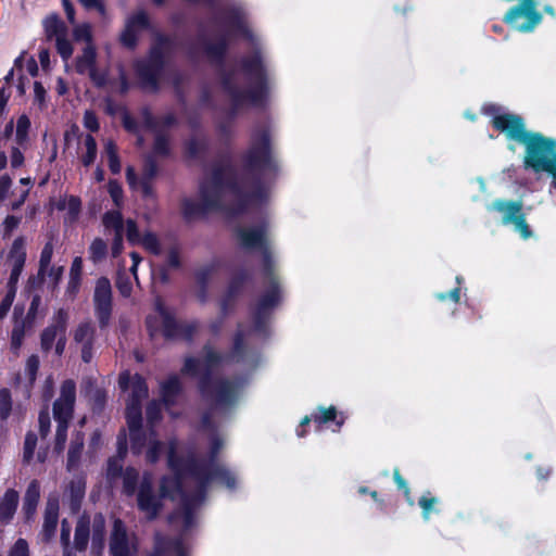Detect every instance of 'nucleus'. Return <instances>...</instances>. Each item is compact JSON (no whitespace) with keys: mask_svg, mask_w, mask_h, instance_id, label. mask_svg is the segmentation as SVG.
<instances>
[{"mask_svg":"<svg viewBox=\"0 0 556 556\" xmlns=\"http://www.w3.org/2000/svg\"><path fill=\"white\" fill-rule=\"evenodd\" d=\"M73 36L76 41H85L91 45V30L89 24H80L74 27Z\"/></svg>","mask_w":556,"mask_h":556,"instance_id":"603ef678","label":"nucleus"},{"mask_svg":"<svg viewBox=\"0 0 556 556\" xmlns=\"http://www.w3.org/2000/svg\"><path fill=\"white\" fill-rule=\"evenodd\" d=\"M105 529V520L101 514H97L92 521V544L101 547L103 544V535Z\"/></svg>","mask_w":556,"mask_h":556,"instance_id":"a19ab883","label":"nucleus"},{"mask_svg":"<svg viewBox=\"0 0 556 556\" xmlns=\"http://www.w3.org/2000/svg\"><path fill=\"white\" fill-rule=\"evenodd\" d=\"M121 478L123 479L124 492L127 495H132L137 489L139 472L135 468L128 467Z\"/></svg>","mask_w":556,"mask_h":556,"instance_id":"58836bf2","label":"nucleus"},{"mask_svg":"<svg viewBox=\"0 0 556 556\" xmlns=\"http://www.w3.org/2000/svg\"><path fill=\"white\" fill-rule=\"evenodd\" d=\"M220 34L211 40H203L202 48L204 54L212 61L219 63L227 48L228 35L231 33H240L248 38L251 34L247 27L245 14L238 7L225 9L217 17Z\"/></svg>","mask_w":556,"mask_h":556,"instance_id":"0eeeda50","label":"nucleus"},{"mask_svg":"<svg viewBox=\"0 0 556 556\" xmlns=\"http://www.w3.org/2000/svg\"><path fill=\"white\" fill-rule=\"evenodd\" d=\"M155 308L161 317L163 334L167 339H185L190 340L192 334L198 329V324L194 321L178 323L173 317L172 313L164 305V303L157 299L155 302Z\"/></svg>","mask_w":556,"mask_h":556,"instance_id":"4468645a","label":"nucleus"},{"mask_svg":"<svg viewBox=\"0 0 556 556\" xmlns=\"http://www.w3.org/2000/svg\"><path fill=\"white\" fill-rule=\"evenodd\" d=\"M141 123L143 127L151 130L155 135L153 152L151 153L154 156H166L169 154V139L165 132L161 131L159 125L156 124L154 116L148 109H143L141 112Z\"/></svg>","mask_w":556,"mask_h":556,"instance_id":"412c9836","label":"nucleus"},{"mask_svg":"<svg viewBox=\"0 0 556 556\" xmlns=\"http://www.w3.org/2000/svg\"><path fill=\"white\" fill-rule=\"evenodd\" d=\"M149 18L144 11H138L137 13L132 14L127 20L125 30L121 36L122 43L129 49L135 48L140 31L149 28Z\"/></svg>","mask_w":556,"mask_h":556,"instance_id":"aec40b11","label":"nucleus"},{"mask_svg":"<svg viewBox=\"0 0 556 556\" xmlns=\"http://www.w3.org/2000/svg\"><path fill=\"white\" fill-rule=\"evenodd\" d=\"M39 369V358L37 355H31L26 363L25 372L28 377L29 383L33 384Z\"/></svg>","mask_w":556,"mask_h":556,"instance_id":"6e6d98bb","label":"nucleus"},{"mask_svg":"<svg viewBox=\"0 0 556 556\" xmlns=\"http://www.w3.org/2000/svg\"><path fill=\"white\" fill-rule=\"evenodd\" d=\"M86 481L84 477L73 478L65 491V496L70 500V506L73 511H77L80 508L81 501L85 496Z\"/></svg>","mask_w":556,"mask_h":556,"instance_id":"c85d7f7f","label":"nucleus"},{"mask_svg":"<svg viewBox=\"0 0 556 556\" xmlns=\"http://www.w3.org/2000/svg\"><path fill=\"white\" fill-rule=\"evenodd\" d=\"M86 153L81 156V162L85 166L92 164L97 156V142L91 135H87L84 141Z\"/></svg>","mask_w":556,"mask_h":556,"instance_id":"37998d69","label":"nucleus"},{"mask_svg":"<svg viewBox=\"0 0 556 556\" xmlns=\"http://www.w3.org/2000/svg\"><path fill=\"white\" fill-rule=\"evenodd\" d=\"M493 207L503 214V224H513L516 230H518L525 239L532 236V231L522 213L521 202L496 201L494 202Z\"/></svg>","mask_w":556,"mask_h":556,"instance_id":"dca6fc26","label":"nucleus"},{"mask_svg":"<svg viewBox=\"0 0 556 556\" xmlns=\"http://www.w3.org/2000/svg\"><path fill=\"white\" fill-rule=\"evenodd\" d=\"M84 125L91 131L99 129V122L96 114L92 111H86L84 114Z\"/></svg>","mask_w":556,"mask_h":556,"instance_id":"69168bd1","label":"nucleus"},{"mask_svg":"<svg viewBox=\"0 0 556 556\" xmlns=\"http://www.w3.org/2000/svg\"><path fill=\"white\" fill-rule=\"evenodd\" d=\"M55 46L61 58L66 62L73 54V46L71 41L67 39V36H62L55 40Z\"/></svg>","mask_w":556,"mask_h":556,"instance_id":"09e8293b","label":"nucleus"},{"mask_svg":"<svg viewBox=\"0 0 556 556\" xmlns=\"http://www.w3.org/2000/svg\"><path fill=\"white\" fill-rule=\"evenodd\" d=\"M205 147V139L199 136H194L187 142L186 149L190 157H198L204 151Z\"/></svg>","mask_w":556,"mask_h":556,"instance_id":"49530a36","label":"nucleus"},{"mask_svg":"<svg viewBox=\"0 0 556 556\" xmlns=\"http://www.w3.org/2000/svg\"><path fill=\"white\" fill-rule=\"evenodd\" d=\"M39 433L41 439H46L50 433L51 420L49 415L48 406L39 413Z\"/></svg>","mask_w":556,"mask_h":556,"instance_id":"3c124183","label":"nucleus"},{"mask_svg":"<svg viewBox=\"0 0 556 556\" xmlns=\"http://www.w3.org/2000/svg\"><path fill=\"white\" fill-rule=\"evenodd\" d=\"M172 49L173 42L169 38L156 35L148 59L137 62L136 72L146 88L156 89L157 79L164 67L165 59Z\"/></svg>","mask_w":556,"mask_h":556,"instance_id":"1a4fd4ad","label":"nucleus"},{"mask_svg":"<svg viewBox=\"0 0 556 556\" xmlns=\"http://www.w3.org/2000/svg\"><path fill=\"white\" fill-rule=\"evenodd\" d=\"M96 327L89 320L80 323L73 331V341L80 350L81 359L90 363L93 357Z\"/></svg>","mask_w":556,"mask_h":556,"instance_id":"a211bd4d","label":"nucleus"},{"mask_svg":"<svg viewBox=\"0 0 556 556\" xmlns=\"http://www.w3.org/2000/svg\"><path fill=\"white\" fill-rule=\"evenodd\" d=\"M167 551L175 552L177 556L186 555V548L180 540H169L156 533L154 539V552L151 556H164Z\"/></svg>","mask_w":556,"mask_h":556,"instance_id":"cd10ccee","label":"nucleus"},{"mask_svg":"<svg viewBox=\"0 0 556 556\" xmlns=\"http://www.w3.org/2000/svg\"><path fill=\"white\" fill-rule=\"evenodd\" d=\"M37 445V435L33 431H28L24 441L23 462L28 464L34 457Z\"/></svg>","mask_w":556,"mask_h":556,"instance_id":"c03bdc74","label":"nucleus"},{"mask_svg":"<svg viewBox=\"0 0 556 556\" xmlns=\"http://www.w3.org/2000/svg\"><path fill=\"white\" fill-rule=\"evenodd\" d=\"M90 535V520L88 517L83 516L78 519L75 528L74 545L79 552L85 551Z\"/></svg>","mask_w":556,"mask_h":556,"instance_id":"473e14b6","label":"nucleus"},{"mask_svg":"<svg viewBox=\"0 0 556 556\" xmlns=\"http://www.w3.org/2000/svg\"><path fill=\"white\" fill-rule=\"evenodd\" d=\"M18 501L20 495L17 491L13 489L7 490L2 500H0V522L9 523L13 519Z\"/></svg>","mask_w":556,"mask_h":556,"instance_id":"bb28decb","label":"nucleus"},{"mask_svg":"<svg viewBox=\"0 0 556 556\" xmlns=\"http://www.w3.org/2000/svg\"><path fill=\"white\" fill-rule=\"evenodd\" d=\"M109 193L116 206H119L123 199V189L116 180H110Z\"/></svg>","mask_w":556,"mask_h":556,"instance_id":"0e129e2a","label":"nucleus"},{"mask_svg":"<svg viewBox=\"0 0 556 556\" xmlns=\"http://www.w3.org/2000/svg\"><path fill=\"white\" fill-rule=\"evenodd\" d=\"M12 408L11 393L8 389L0 390V417L7 419L10 416Z\"/></svg>","mask_w":556,"mask_h":556,"instance_id":"de8ad7c7","label":"nucleus"},{"mask_svg":"<svg viewBox=\"0 0 556 556\" xmlns=\"http://www.w3.org/2000/svg\"><path fill=\"white\" fill-rule=\"evenodd\" d=\"M15 294L16 292L13 290H7V293L0 300V319H3L8 315L13 304Z\"/></svg>","mask_w":556,"mask_h":556,"instance_id":"4d7b16f0","label":"nucleus"},{"mask_svg":"<svg viewBox=\"0 0 556 556\" xmlns=\"http://www.w3.org/2000/svg\"><path fill=\"white\" fill-rule=\"evenodd\" d=\"M127 453L126 435L121 433L117 437V453L108 460L106 478L114 483L124 473L123 462Z\"/></svg>","mask_w":556,"mask_h":556,"instance_id":"b1692460","label":"nucleus"},{"mask_svg":"<svg viewBox=\"0 0 556 556\" xmlns=\"http://www.w3.org/2000/svg\"><path fill=\"white\" fill-rule=\"evenodd\" d=\"M493 126L505 132L509 139L526 146V167L539 173L556 166V141L540 134H528L520 116L514 114L495 116Z\"/></svg>","mask_w":556,"mask_h":556,"instance_id":"423d86ee","label":"nucleus"},{"mask_svg":"<svg viewBox=\"0 0 556 556\" xmlns=\"http://www.w3.org/2000/svg\"><path fill=\"white\" fill-rule=\"evenodd\" d=\"M116 288L123 296H129L132 290L129 277L125 274L118 273L116 277Z\"/></svg>","mask_w":556,"mask_h":556,"instance_id":"5fc2aeb1","label":"nucleus"},{"mask_svg":"<svg viewBox=\"0 0 556 556\" xmlns=\"http://www.w3.org/2000/svg\"><path fill=\"white\" fill-rule=\"evenodd\" d=\"M161 418V403L153 401L147 407V419L153 426Z\"/></svg>","mask_w":556,"mask_h":556,"instance_id":"bf43d9fd","label":"nucleus"},{"mask_svg":"<svg viewBox=\"0 0 556 556\" xmlns=\"http://www.w3.org/2000/svg\"><path fill=\"white\" fill-rule=\"evenodd\" d=\"M224 442L217 435L211 439L208 459H200L193 453L186 457L177 456V442L168 443V466L175 472L174 477H164L161 482L163 497L179 498V507L172 514L169 521L184 532L194 523V511L204 501L208 484L216 480L228 489L236 488V477L215 458Z\"/></svg>","mask_w":556,"mask_h":556,"instance_id":"f03ea898","label":"nucleus"},{"mask_svg":"<svg viewBox=\"0 0 556 556\" xmlns=\"http://www.w3.org/2000/svg\"><path fill=\"white\" fill-rule=\"evenodd\" d=\"M124 229L126 230V237L130 243H137L140 241L141 237L139 235L137 225L132 219H128L126 222Z\"/></svg>","mask_w":556,"mask_h":556,"instance_id":"e2e57ef3","label":"nucleus"},{"mask_svg":"<svg viewBox=\"0 0 556 556\" xmlns=\"http://www.w3.org/2000/svg\"><path fill=\"white\" fill-rule=\"evenodd\" d=\"M244 165L253 174L249 186L237 181L235 170L227 162L215 165L201 184L200 199L184 202L186 217L195 218L212 211H225L235 215L242 212L250 201L263 197L261 177L276 170L266 126H258L253 130Z\"/></svg>","mask_w":556,"mask_h":556,"instance_id":"f257e3e1","label":"nucleus"},{"mask_svg":"<svg viewBox=\"0 0 556 556\" xmlns=\"http://www.w3.org/2000/svg\"><path fill=\"white\" fill-rule=\"evenodd\" d=\"M96 63V49L92 45H87L83 54L76 59V71L79 74H86L94 68Z\"/></svg>","mask_w":556,"mask_h":556,"instance_id":"c9c22d12","label":"nucleus"},{"mask_svg":"<svg viewBox=\"0 0 556 556\" xmlns=\"http://www.w3.org/2000/svg\"><path fill=\"white\" fill-rule=\"evenodd\" d=\"M43 27L45 34L49 40H56L62 36H67V27L56 14L47 16L43 21Z\"/></svg>","mask_w":556,"mask_h":556,"instance_id":"7c9ffc66","label":"nucleus"},{"mask_svg":"<svg viewBox=\"0 0 556 556\" xmlns=\"http://www.w3.org/2000/svg\"><path fill=\"white\" fill-rule=\"evenodd\" d=\"M542 21L534 0H521V3L511 8L505 15L504 22L519 31H531Z\"/></svg>","mask_w":556,"mask_h":556,"instance_id":"f8f14e48","label":"nucleus"},{"mask_svg":"<svg viewBox=\"0 0 556 556\" xmlns=\"http://www.w3.org/2000/svg\"><path fill=\"white\" fill-rule=\"evenodd\" d=\"M92 301L99 327L106 328L111 321L113 309L112 286L106 277L97 279Z\"/></svg>","mask_w":556,"mask_h":556,"instance_id":"ddd939ff","label":"nucleus"},{"mask_svg":"<svg viewBox=\"0 0 556 556\" xmlns=\"http://www.w3.org/2000/svg\"><path fill=\"white\" fill-rule=\"evenodd\" d=\"M157 174V165L152 154H147L143 162L142 174L140 177V189L146 195L151 193L150 182Z\"/></svg>","mask_w":556,"mask_h":556,"instance_id":"c756f323","label":"nucleus"},{"mask_svg":"<svg viewBox=\"0 0 556 556\" xmlns=\"http://www.w3.org/2000/svg\"><path fill=\"white\" fill-rule=\"evenodd\" d=\"M110 552L112 556L137 555L136 536L127 532L123 521L119 519H116L113 523V530L110 540Z\"/></svg>","mask_w":556,"mask_h":556,"instance_id":"2eb2a0df","label":"nucleus"},{"mask_svg":"<svg viewBox=\"0 0 556 556\" xmlns=\"http://www.w3.org/2000/svg\"><path fill=\"white\" fill-rule=\"evenodd\" d=\"M142 245L151 253L159 255L161 254V245L157 237L152 232H147L140 241Z\"/></svg>","mask_w":556,"mask_h":556,"instance_id":"8fccbe9b","label":"nucleus"},{"mask_svg":"<svg viewBox=\"0 0 556 556\" xmlns=\"http://www.w3.org/2000/svg\"><path fill=\"white\" fill-rule=\"evenodd\" d=\"M241 249L249 252H260L263 256V271L267 279V289L257 301L252 312L253 332L265 334V324L271 311L280 302V290L273 276L274 263L268 245L267 225L261 223L254 226H241L236 231Z\"/></svg>","mask_w":556,"mask_h":556,"instance_id":"20e7f679","label":"nucleus"},{"mask_svg":"<svg viewBox=\"0 0 556 556\" xmlns=\"http://www.w3.org/2000/svg\"><path fill=\"white\" fill-rule=\"evenodd\" d=\"M68 324V312L64 308L58 309L52 318L51 325L45 328L40 334V346L45 353H49L55 342L54 351L61 356L66 345V329Z\"/></svg>","mask_w":556,"mask_h":556,"instance_id":"9b49d317","label":"nucleus"},{"mask_svg":"<svg viewBox=\"0 0 556 556\" xmlns=\"http://www.w3.org/2000/svg\"><path fill=\"white\" fill-rule=\"evenodd\" d=\"M26 261L25 240L22 237L16 238L9 252V263L11 264V274L7 285L8 290L16 292L17 281L22 274Z\"/></svg>","mask_w":556,"mask_h":556,"instance_id":"6ab92c4d","label":"nucleus"},{"mask_svg":"<svg viewBox=\"0 0 556 556\" xmlns=\"http://www.w3.org/2000/svg\"><path fill=\"white\" fill-rule=\"evenodd\" d=\"M251 331H244L239 328L235 339L231 352L223 356L214 349L206 345L203 349V357H188L185 361L182 372L199 379V388L203 399L210 404V409L202 418L203 428L211 430L214 428L213 418L226 410L237 399L238 391L242 384L241 381H229L223 378L213 377L215 369L226 363H244L251 367L255 366L256 353L247 351V341Z\"/></svg>","mask_w":556,"mask_h":556,"instance_id":"7ed1b4c3","label":"nucleus"},{"mask_svg":"<svg viewBox=\"0 0 556 556\" xmlns=\"http://www.w3.org/2000/svg\"><path fill=\"white\" fill-rule=\"evenodd\" d=\"M220 80L231 101L232 115L241 108L261 105L265 96V76L260 51L255 50L238 66L223 65Z\"/></svg>","mask_w":556,"mask_h":556,"instance_id":"39448f33","label":"nucleus"},{"mask_svg":"<svg viewBox=\"0 0 556 556\" xmlns=\"http://www.w3.org/2000/svg\"><path fill=\"white\" fill-rule=\"evenodd\" d=\"M76 401V386L73 380H65L61 386L60 396L53 403V417L58 422L54 451L62 453L67 440V428L73 419Z\"/></svg>","mask_w":556,"mask_h":556,"instance_id":"9d476101","label":"nucleus"},{"mask_svg":"<svg viewBox=\"0 0 556 556\" xmlns=\"http://www.w3.org/2000/svg\"><path fill=\"white\" fill-rule=\"evenodd\" d=\"M84 448V434L77 432L71 441L67 453V469L72 470L79 464L81 452Z\"/></svg>","mask_w":556,"mask_h":556,"instance_id":"72a5a7b5","label":"nucleus"},{"mask_svg":"<svg viewBox=\"0 0 556 556\" xmlns=\"http://www.w3.org/2000/svg\"><path fill=\"white\" fill-rule=\"evenodd\" d=\"M169 269H178L180 267V258H179V252L176 247H173L167 255L165 264L163 265Z\"/></svg>","mask_w":556,"mask_h":556,"instance_id":"680f3d73","label":"nucleus"},{"mask_svg":"<svg viewBox=\"0 0 556 556\" xmlns=\"http://www.w3.org/2000/svg\"><path fill=\"white\" fill-rule=\"evenodd\" d=\"M248 278H249V274L243 271V270L238 271V273H236L233 275V277H232L231 281H230V285H229L228 294H227V296L222 302V311H223V313L227 312L231 299L236 294L239 293L241 287L248 280Z\"/></svg>","mask_w":556,"mask_h":556,"instance_id":"f704fd0d","label":"nucleus"},{"mask_svg":"<svg viewBox=\"0 0 556 556\" xmlns=\"http://www.w3.org/2000/svg\"><path fill=\"white\" fill-rule=\"evenodd\" d=\"M24 308L20 306L14 307L13 317L14 326L11 333V350L15 355H18V351L23 344V340L27 330H30L34 325L26 323L22 319Z\"/></svg>","mask_w":556,"mask_h":556,"instance_id":"393cba45","label":"nucleus"},{"mask_svg":"<svg viewBox=\"0 0 556 556\" xmlns=\"http://www.w3.org/2000/svg\"><path fill=\"white\" fill-rule=\"evenodd\" d=\"M12 186V179L9 175H2L0 177V201L7 198V194Z\"/></svg>","mask_w":556,"mask_h":556,"instance_id":"338daca9","label":"nucleus"},{"mask_svg":"<svg viewBox=\"0 0 556 556\" xmlns=\"http://www.w3.org/2000/svg\"><path fill=\"white\" fill-rule=\"evenodd\" d=\"M53 248V236H51L49 241L45 244L40 254L38 275L41 277L46 275L51 264Z\"/></svg>","mask_w":556,"mask_h":556,"instance_id":"ea45409f","label":"nucleus"},{"mask_svg":"<svg viewBox=\"0 0 556 556\" xmlns=\"http://www.w3.org/2000/svg\"><path fill=\"white\" fill-rule=\"evenodd\" d=\"M9 556H29L28 543L24 539H18L9 552Z\"/></svg>","mask_w":556,"mask_h":556,"instance_id":"052dcab7","label":"nucleus"},{"mask_svg":"<svg viewBox=\"0 0 556 556\" xmlns=\"http://www.w3.org/2000/svg\"><path fill=\"white\" fill-rule=\"evenodd\" d=\"M40 500V484L38 480H31L23 498V514L27 522L34 520Z\"/></svg>","mask_w":556,"mask_h":556,"instance_id":"a878e982","label":"nucleus"},{"mask_svg":"<svg viewBox=\"0 0 556 556\" xmlns=\"http://www.w3.org/2000/svg\"><path fill=\"white\" fill-rule=\"evenodd\" d=\"M108 254V244L101 238H96L89 247V258L94 263L102 262Z\"/></svg>","mask_w":556,"mask_h":556,"instance_id":"4c0bfd02","label":"nucleus"},{"mask_svg":"<svg viewBox=\"0 0 556 556\" xmlns=\"http://www.w3.org/2000/svg\"><path fill=\"white\" fill-rule=\"evenodd\" d=\"M83 273V258L80 256H76L73 260L71 270H70V283L68 288L73 291L77 290Z\"/></svg>","mask_w":556,"mask_h":556,"instance_id":"79ce46f5","label":"nucleus"},{"mask_svg":"<svg viewBox=\"0 0 556 556\" xmlns=\"http://www.w3.org/2000/svg\"><path fill=\"white\" fill-rule=\"evenodd\" d=\"M59 520V498L58 496H49L45 507L43 523L40 532L42 542H50L56 531Z\"/></svg>","mask_w":556,"mask_h":556,"instance_id":"4be33fe9","label":"nucleus"},{"mask_svg":"<svg viewBox=\"0 0 556 556\" xmlns=\"http://www.w3.org/2000/svg\"><path fill=\"white\" fill-rule=\"evenodd\" d=\"M118 383L122 390L130 389L127 402L141 404L148 396V386L144 379L139 375L130 377L128 374H123L119 376Z\"/></svg>","mask_w":556,"mask_h":556,"instance_id":"5701e85b","label":"nucleus"},{"mask_svg":"<svg viewBox=\"0 0 556 556\" xmlns=\"http://www.w3.org/2000/svg\"><path fill=\"white\" fill-rule=\"evenodd\" d=\"M40 305H41L40 295H38V294L34 295L31 299L27 315L23 319L26 320V323L34 325Z\"/></svg>","mask_w":556,"mask_h":556,"instance_id":"13d9d810","label":"nucleus"},{"mask_svg":"<svg viewBox=\"0 0 556 556\" xmlns=\"http://www.w3.org/2000/svg\"><path fill=\"white\" fill-rule=\"evenodd\" d=\"M90 79L98 87H103L106 84V77L104 74L99 73L97 68H91V71L88 73Z\"/></svg>","mask_w":556,"mask_h":556,"instance_id":"774afa93","label":"nucleus"},{"mask_svg":"<svg viewBox=\"0 0 556 556\" xmlns=\"http://www.w3.org/2000/svg\"><path fill=\"white\" fill-rule=\"evenodd\" d=\"M90 400L92 401L93 409L101 412L106 402V393L102 389L94 388L90 391Z\"/></svg>","mask_w":556,"mask_h":556,"instance_id":"864d4df0","label":"nucleus"},{"mask_svg":"<svg viewBox=\"0 0 556 556\" xmlns=\"http://www.w3.org/2000/svg\"><path fill=\"white\" fill-rule=\"evenodd\" d=\"M126 419L130 432L131 450L135 454H140L147 447L146 458L153 464L159 460L164 445L156 439L154 431L149 433L141 430V404L127 402Z\"/></svg>","mask_w":556,"mask_h":556,"instance_id":"6e6552de","label":"nucleus"},{"mask_svg":"<svg viewBox=\"0 0 556 556\" xmlns=\"http://www.w3.org/2000/svg\"><path fill=\"white\" fill-rule=\"evenodd\" d=\"M138 507L148 519H154L161 509V500L152 489L151 476L144 473L137 496Z\"/></svg>","mask_w":556,"mask_h":556,"instance_id":"f3484780","label":"nucleus"},{"mask_svg":"<svg viewBox=\"0 0 556 556\" xmlns=\"http://www.w3.org/2000/svg\"><path fill=\"white\" fill-rule=\"evenodd\" d=\"M161 391L164 404L166 406L173 405L181 391L179 378L176 375L168 377L161 383Z\"/></svg>","mask_w":556,"mask_h":556,"instance_id":"2f4dec72","label":"nucleus"},{"mask_svg":"<svg viewBox=\"0 0 556 556\" xmlns=\"http://www.w3.org/2000/svg\"><path fill=\"white\" fill-rule=\"evenodd\" d=\"M103 225L108 230H112L114 235L124 233V222L118 211H111L104 214Z\"/></svg>","mask_w":556,"mask_h":556,"instance_id":"e433bc0d","label":"nucleus"},{"mask_svg":"<svg viewBox=\"0 0 556 556\" xmlns=\"http://www.w3.org/2000/svg\"><path fill=\"white\" fill-rule=\"evenodd\" d=\"M30 127V121L26 115H22L18 117L16 123V142L18 146H24L27 140V132Z\"/></svg>","mask_w":556,"mask_h":556,"instance_id":"a18cd8bd","label":"nucleus"}]
</instances>
